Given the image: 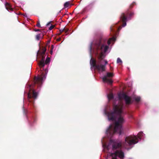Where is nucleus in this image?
I'll return each instance as SVG.
<instances>
[{
    "instance_id": "f257e3e1",
    "label": "nucleus",
    "mask_w": 159,
    "mask_h": 159,
    "mask_svg": "<svg viewBox=\"0 0 159 159\" xmlns=\"http://www.w3.org/2000/svg\"><path fill=\"white\" fill-rule=\"evenodd\" d=\"M122 107L115 105L113 107V111L108 112L107 116L109 120L114 121L116 118V116L118 118L117 120L115 121V125L114 128L111 125H110L107 132L111 135L113 134L116 133L121 135L123 129L122 125L125 122V120L121 115L122 113Z\"/></svg>"
},
{
    "instance_id": "f03ea898",
    "label": "nucleus",
    "mask_w": 159,
    "mask_h": 159,
    "mask_svg": "<svg viewBox=\"0 0 159 159\" xmlns=\"http://www.w3.org/2000/svg\"><path fill=\"white\" fill-rule=\"evenodd\" d=\"M93 45L95 52L98 55L99 60H102L105 57L104 53L109 48V46L106 44V41L100 38L96 40Z\"/></svg>"
},
{
    "instance_id": "7ed1b4c3",
    "label": "nucleus",
    "mask_w": 159,
    "mask_h": 159,
    "mask_svg": "<svg viewBox=\"0 0 159 159\" xmlns=\"http://www.w3.org/2000/svg\"><path fill=\"white\" fill-rule=\"evenodd\" d=\"M47 49L45 47H42L40 50H39L37 53V56L38 55L39 57L41 58V59L39 63V65L41 69V68L44 66L45 64H48L50 62V59L49 57H47L44 62V59L46 56V52Z\"/></svg>"
},
{
    "instance_id": "20e7f679",
    "label": "nucleus",
    "mask_w": 159,
    "mask_h": 159,
    "mask_svg": "<svg viewBox=\"0 0 159 159\" xmlns=\"http://www.w3.org/2000/svg\"><path fill=\"white\" fill-rule=\"evenodd\" d=\"M121 147L122 143L121 142H113L112 144L113 150L114 151L117 149H119V150L116 151L112 154L115 155L116 157L118 156L121 158H123L124 157V154L123 152L121 150Z\"/></svg>"
},
{
    "instance_id": "39448f33",
    "label": "nucleus",
    "mask_w": 159,
    "mask_h": 159,
    "mask_svg": "<svg viewBox=\"0 0 159 159\" xmlns=\"http://www.w3.org/2000/svg\"><path fill=\"white\" fill-rule=\"evenodd\" d=\"M143 134L142 132H140L137 134V137L134 135L127 137L125 139V141L129 145L134 144L138 143L139 139H141Z\"/></svg>"
},
{
    "instance_id": "423d86ee",
    "label": "nucleus",
    "mask_w": 159,
    "mask_h": 159,
    "mask_svg": "<svg viewBox=\"0 0 159 159\" xmlns=\"http://www.w3.org/2000/svg\"><path fill=\"white\" fill-rule=\"evenodd\" d=\"M105 62L104 65L99 64L97 65L96 60L93 58H91L90 61L91 65L94 67L95 69L98 70V72L101 73L105 71L106 70V65L107 64V61L104 60Z\"/></svg>"
},
{
    "instance_id": "0eeeda50",
    "label": "nucleus",
    "mask_w": 159,
    "mask_h": 159,
    "mask_svg": "<svg viewBox=\"0 0 159 159\" xmlns=\"http://www.w3.org/2000/svg\"><path fill=\"white\" fill-rule=\"evenodd\" d=\"M134 14V12L130 11L129 9H127L125 13H121L120 16V20L123 23L122 26L125 27L126 25V21L127 16H129V17L133 16Z\"/></svg>"
},
{
    "instance_id": "6e6552de",
    "label": "nucleus",
    "mask_w": 159,
    "mask_h": 159,
    "mask_svg": "<svg viewBox=\"0 0 159 159\" xmlns=\"http://www.w3.org/2000/svg\"><path fill=\"white\" fill-rule=\"evenodd\" d=\"M46 78V74L44 73H42L39 76L34 78V83L35 84H37L39 85H41L43 80Z\"/></svg>"
},
{
    "instance_id": "1a4fd4ad",
    "label": "nucleus",
    "mask_w": 159,
    "mask_h": 159,
    "mask_svg": "<svg viewBox=\"0 0 159 159\" xmlns=\"http://www.w3.org/2000/svg\"><path fill=\"white\" fill-rule=\"evenodd\" d=\"M30 87L29 92L28 93V98L30 102H31V99H35L37 96V93L34 90H31L30 89L31 86H29Z\"/></svg>"
},
{
    "instance_id": "9d476101",
    "label": "nucleus",
    "mask_w": 159,
    "mask_h": 159,
    "mask_svg": "<svg viewBox=\"0 0 159 159\" xmlns=\"http://www.w3.org/2000/svg\"><path fill=\"white\" fill-rule=\"evenodd\" d=\"M113 76V73L110 72H107V75L104 76L102 78V80L104 82H106L108 84H111L113 82V81L111 79L109 78L112 77Z\"/></svg>"
},
{
    "instance_id": "9b49d317",
    "label": "nucleus",
    "mask_w": 159,
    "mask_h": 159,
    "mask_svg": "<svg viewBox=\"0 0 159 159\" xmlns=\"http://www.w3.org/2000/svg\"><path fill=\"white\" fill-rule=\"evenodd\" d=\"M119 97L120 99H121V98L124 99L126 104H129L131 103V99L130 97L127 95L123 93L119 95Z\"/></svg>"
},
{
    "instance_id": "f8f14e48",
    "label": "nucleus",
    "mask_w": 159,
    "mask_h": 159,
    "mask_svg": "<svg viewBox=\"0 0 159 159\" xmlns=\"http://www.w3.org/2000/svg\"><path fill=\"white\" fill-rule=\"evenodd\" d=\"M118 29V27L116 25H113L110 27V30L111 32H115Z\"/></svg>"
},
{
    "instance_id": "ddd939ff",
    "label": "nucleus",
    "mask_w": 159,
    "mask_h": 159,
    "mask_svg": "<svg viewBox=\"0 0 159 159\" xmlns=\"http://www.w3.org/2000/svg\"><path fill=\"white\" fill-rule=\"evenodd\" d=\"M5 7L6 9L8 10L9 11L10 10L11 11H13V9L12 8H11L10 5V4L7 3L6 2L5 5Z\"/></svg>"
},
{
    "instance_id": "4468645a",
    "label": "nucleus",
    "mask_w": 159,
    "mask_h": 159,
    "mask_svg": "<svg viewBox=\"0 0 159 159\" xmlns=\"http://www.w3.org/2000/svg\"><path fill=\"white\" fill-rule=\"evenodd\" d=\"M116 40V38L113 37L112 38H111L110 39L107 41V43L108 45H110L111 43V41H115Z\"/></svg>"
},
{
    "instance_id": "2eb2a0df",
    "label": "nucleus",
    "mask_w": 159,
    "mask_h": 159,
    "mask_svg": "<svg viewBox=\"0 0 159 159\" xmlns=\"http://www.w3.org/2000/svg\"><path fill=\"white\" fill-rule=\"evenodd\" d=\"M108 98L109 100H111L113 99L114 98L113 95L112 93L109 94L108 96Z\"/></svg>"
},
{
    "instance_id": "dca6fc26",
    "label": "nucleus",
    "mask_w": 159,
    "mask_h": 159,
    "mask_svg": "<svg viewBox=\"0 0 159 159\" xmlns=\"http://www.w3.org/2000/svg\"><path fill=\"white\" fill-rule=\"evenodd\" d=\"M69 4L70 3L69 2H66L64 4V7L65 8L68 7H69Z\"/></svg>"
},
{
    "instance_id": "f3484780",
    "label": "nucleus",
    "mask_w": 159,
    "mask_h": 159,
    "mask_svg": "<svg viewBox=\"0 0 159 159\" xmlns=\"http://www.w3.org/2000/svg\"><path fill=\"white\" fill-rule=\"evenodd\" d=\"M63 29H64V32H65V33L66 34H68V31L69 30V29L66 27H64L63 28Z\"/></svg>"
},
{
    "instance_id": "a211bd4d",
    "label": "nucleus",
    "mask_w": 159,
    "mask_h": 159,
    "mask_svg": "<svg viewBox=\"0 0 159 159\" xmlns=\"http://www.w3.org/2000/svg\"><path fill=\"white\" fill-rule=\"evenodd\" d=\"M140 98L139 97H137L135 98V100L137 102H139L140 101Z\"/></svg>"
},
{
    "instance_id": "6ab92c4d",
    "label": "nucleus",
    "mask_w": 159,
    "mask_h": 159,
    "mask_svg": "<svg viewBox=\"0 0 159 159\" xmlns=\"http://www.w3.org/2000/svg\"><path fill=\"white\" fill-rule=\"evenodd\" d=\"M117 63H120V65L122 64V61L120 58H118L117 59Z\"/></svg>"
},
{
    "instance_id": "aec40b11",
    "label": "nucleus",
    "mask_w": 159,
    "mask_h": 159,
    "mask_svg": "<svg viewBox=\"0 0 159 159\" xmlns=\"http://www.w3.org/2000/svg\"><path fill=\"white\" fill-rule=\"evenodd\" d=\"M134 4H135L134 2L133 3H132L129 6V8L128 9H129L130 10V9L132 8L133 7Z\"/></svg>"
},
{
    "instance_id": "412c9836",
    "label": "nucleus",
    "mask_w": 159,
    "mask_h": 159,
    "mask_svg": "<svg viewBox=\"0 0 159 159\" xmlns=\"http://www.w3.org/2000/svg\"><path fill=\"white\" fill-rule=\"evenodd\" d=\"M36 39L37 40H39L40 39V34L37 35L36 36Z\"/></svg>"
},
{
    "instance_id": "4be33fe9",
    "label": "nucleus",
    "mask_w": 159,
    "mask_h": 159,
    "mask_svg": "<svg viewBox=\"0 0 159 159\" xmlns=\"http://www.w3.org/2000/svg\"><path fill=\"white\" fill-rule=\"evenodd\" d=\"M55 27V25H51V26L49 27V30H51Z\"/></svg>"
},
{
    "instance_id": "5701e85b",
    "label": "nucleus",
    "mask_w": 159,
    "mask_h": 159,
    "mask_svg": "<svg viewBox=\"0 0 159 159\" xmlns=\"http://www.w3.org/2000/svg\"><path fill=\"white\" fill-rule=\"evenodd\" d=\"M36 26L40 28L41 27V25L39 22H37V25H36Z\"/></svg>"
},
{
    "instance_id": "b1692460",
    "label": "nucleus",
    "mask_w": 159,
    "mask_h": 159,
    "mask_svg": "<svg viewBox=\"0 0 159 159\" xmlns=\"http://www.w3.org/2000/svg\"><path fill=\"white\" fill-rule=\"evenodd\" d=\"M64 29H61L59 30V31L60 32V33H61L63 32H64Z\"/></svg>"
},
{
    "instance_id": "393cba45",
    "label": "nucleus",
    "mask_w": 159,
    "mask_h": 159,
    "mask_svg": "<svg viewBox=\"0 0 159 159\" xmlns=\"http://www.w3.org/2000/svg\"><path fill=\"white\" fill-rule=\"evenodd\" d=\"M53 48H54V47H53V45H52V47H51V50L50 51V53L51 54H52V49H53Z\"/></svg>"
},
{
    "instance_id": "a878e982",
    "label": "nucleus",
    "mask_w": 159,
    "mask_h": 159,
    "mask_svg": "<svg viewBox=\"0 0 159 159\" xmlns=\"http://www.w3.org/2000/svg\"><path fill=\"white\" fill-rule=\"evenodd\" d=\"M51 21H50L49 22H48L46 25L47 26H48L49 25H50L51 24Z\"/></svg>"
},
{
    "instance_id": "bb28decb",
    "label": "nucleus",
    "mask_w": 159,
    "mask_h": 159,
    "mask_svg": "<svg viewBox=\"0 0 159 159\" xmlns=\"http://www.w3.org/2000/svg\"><path fill=\"white\" fill-rule=\"evenodd\" d=\"M92 49V45H91L90 46V52H91Z\"/></svg>"
},
{
    "instance_id": "cd10ccee",
    "label": "nucleus",
    "mask_w": 159,
    "mask_h": 159,
    "mask_svg": "<svg viewBox=\"0 0 159 159\" xmlns=\"http://www.w3.org/2000/svg\"><path fill=\"white\" fill-rule=\"evenodd\" d=\"M34 30L35 31H39L40 30H39V29H34Z\"/></svg>"
},
{
    "instance_id": "c85d7f7f",
    "label": "nucleus",
    "mask_w": 159,
    "mask_h": 159,
    "mask_svg": "<svg viewBox=\"0 0 159 159\" xmlns=\"http://www.w3.org/2000/svg\"><path fill=\"white\" fill-rule=\"evenodd\" d=\"M61 39L60 38H59L57 39V41H60Z\"/></svg>"
},
{
    "instance_id": "c756f323",
    "label": "nucleus",
    "mask_w": 159,
    "mask_h": 159,
    "mask_svg": "<svg viewBox=\"0 0 159 159\" xmlns=\"http://www.w3.org/2000/svg\"><path fill=\"white\" fill-rule=\"evenodd\" d=\"M110 70H112V69H113V68H112V67H111V66H110Z\"/></svg>"
},
{
    "instance_id": "7c9ffc66",
    "label": "nucleus",
    "mask_w": 159,
    "mask_h": 159,
    "mask_svg": "<svg viewBox=\"0 0 159 159\" xmlns=\"http://www.w3.org/2000/svg\"><path fill=\"white\" fill-rule=\"evenodd\" d=\"M24 113H25V115H26V112H25V110H24Z\"/></svg>"
},
{
    "instance_id": "2f4dec72",
    "label": "nucleus",
    "mask_w": 159,
    "mask_h": 159,
    "mask_svg": "<svg viewBox=\"0 0 159 159\" xmlns=\"http://www.w3.org/2000/svg\"><path fill=\"white\" fill-rule=\"evenodd\" d=\"M112 159H117L116 158H112Z\"/></svg>"
},
{
    "instance_id": "473e14b6",
    "label": "nucleus",
    "mask_w": 159,
    "mask_h": 159,
    "mask_svg": "<svg viewBox=\"0 0 159 159\" xmlns=\"http://www.w3.org/2000/svg\"><path fill=\"white\" fill-rule=\"evenodd\" d=\"M120 29V28H119L118 29V30H119V29Z\"/></svg>"
}]
</instances>
